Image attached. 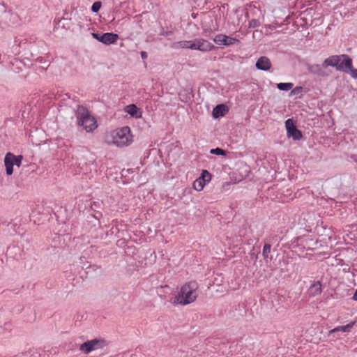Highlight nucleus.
<instances>
[{
    "instance_id": "obj_1",
    "label": "nucleus",
    "mask_w": 357,
    "mask_h": 357,
    "mask_svg": "<svg viewBox=\"0 0 357 357\" xmlns=\"http://www.w3.org/2000/svg\"><path fill=\"white\" fill-rule=\"evenodd\" d=\"M199 294V285L196 281L185 283L178 294L174 297V303L186 305L193 303Z\"/></svg>"
},
{
    "instance_id": "obj_2",
    "label": "nucleus",
    "mask_w": 357,
    "mask_h": 357,
    "mask_svg": "<svg viewBox=\"0 0 357 357\" xmlns=\"http://www.w3.org/2000/svg\"><path fill=\"white\" fill-rule=\"evenodd\" d=\"M75 116L77 119L78 126L83 127L88 132L93 131L98 126L96 119L82 105H77L75 110Z\"/></svg>"
},
{
    "instance_id": "obj_3",
    "label": "nucleus",
    "mask_w": 357,
    "mask_h": 357,
    "mask_svg": "<svg viewBox=\"0 0 357 357\" xmlns=\"http://www.w3.org/2000/svg\"><path fill=\"white\" fill-rule=\"evenodd\" d=\"M132 141L130 128L128 126H124L119 129L113 138L114 144L119 147L127 146Z\"/></svg>"
},
{
    "instance_id": "obj_4",
    "label": "nucleus",
    "mask_w": 357,
    "mask_h": 357,
    "mask_svg": "<svg viewBox=\"0 0 357 357\" xmlns=\"http://www.w3.org/2000/svg\"><path fill=\"white\" fill-rule=\"evenodd\" d=\"M108 344V342L102 338H95L91 340L84 342L79 346V349L85 354H88L90 352L102 349Z\"/></svg>"
},
{
    "instance_id": "obj_5",
    "label": "nucleus",
    "mask_w": 357,
    "mask_h": 357,
    "mask_svg": "<svg viewBox=\"0 0 357 357\" xmlns=\"http://www.w3.org/2000/svg\"><path fill=\"white\" fill-rule=\"evenodd\" d=\"M343 54L341 55H332L328 58H326L323 61V67L326 68L328 67H335L337 70L342 71L344 70V60L340 62V59L342 57Z\"/></svg>"
},
{
    "instance_id": "obj_6",
    "label": "nucleus",
    "mask_w": 357,
    "mask_h": 357,
    "mask_svg": "<svg viewBox=\"0 0 357 357\" xmlns=\"http://www.w3.org/2000/svg\"><path fill=\"white\" fill-rule=\"evenodd\" d=\"M285 127L289 138H292L294 140H299L302 138L303 135L301 131L296 128L292 119H289L286 120Z\"/></svg>"
},
{
    "instance_id": "obj_7",
    "label": "nucleus",
    "mask_w": 357,
    "mask_h": 357,
    "mask_svg": "<svg viewBox=\"0 0 357 357\" xmlns=\"http://www.w3.org/2000/svg\"><path fill=\"white\" fill-rule=\"evenodd\" d=\"M213 40L218 45L227 47L240 43L238 39L222 33L216 35Z\"/></svg>"
},
{
    "instance_id": "obj_8",
    "label": "nucleus",
    "mask_w": 357,
    "mask_h": 357,
    "mask_svg": "<svg viewBox=\"0 0 357 357\" xmlns=\"http://www.w3.org/2000/svg\"><path fill=\"white\" fill-rule=\"evenodd\" d=\"M195 43L196 50L201 52H209L215 48L213 43L202 38H195Z\"/></svg>"
},
{
    "instance_id": "obj_9",
    "label": "nucleus",
    "mask_w": 357,
    "mask_h": 357,
    "mask_svg": "<svg viewBox=\"0 0 357 357\" xmlns=\"http://www.w3.org/2000/svg\"><path fill=\"white\" fill-rule=\"evenodd\" d=\"M258 70L267 71L271 68V62L266 56H261L258 59L255 64Z\"/></svg>"
},
{
    "instance_id": "obj_10",
    "label": "nucleus",
    "mask_w": 357,
    "mask_h": 357,
    "mask_svg": "<svg viewBox=\"0 0 357 357\" xmlns=\"http://www.w3.org/2000/svg\"><path fill=\"white\" fill-rule=\"evenodd\" d=\"M119 35L112 32L104 33L102 35V43L106 45L115 44L119 39Z\"/></svg>"
},
{
    "instance_id": "obj_11",
    "label": "nucleus",
    "mask_w": 357,
    "mask_h": 357,
    "mask_svg": "<svg viewBox=\"0 0 357 357\" xmlns=\"http://www.w3.org/2000/svg\"><path fill=\"white\" fill-rule=\"evenodd\" d=\"M344 68L350 71L351 76L357 78V69L353 68L352 60L347 54H343Z\"/></svg>"
},
{
    "instance_id": "obj_12",
    "label": "nucleus",
    "mask_w": 357,
    "mask_h": 357,
    "mask_svg": "<svg viewBox=\"0 0 357 357\" xmlns=\"http://www.w3.org/2000/svg\"><path fill=\"white\" fill-rule=\"evenodd\" d=\"M4 164L7 175H11L13 173L14 161L13 158V153H6L4 158Z\"/></svg>"
},
{
    "instance_id": "obj_13",
    "label": "nucleus",
    "mask_w": 357,
    "mask_h": 357,
    "mask_svg": "<svg viewBox=\"0 0 357 357\" xmlns=\"http://www.w3.org/2000/svg\"><path fill=\"white\" fill-rule=\"evenodd\" d=\"M325 68L323 67V63L321 65L319 64H309L307 65L308 71L314 75L317 76L324 77L325 76V72L324 70Z\"/></svg>"
},
{
    "instance_id": "obj_14",
    "label": "nucleus",
    "mask_w": 357,
    "mask_h": 357,
    "mask_svg": "<svg viewBox=\"0 0 357 357\" xmlns=\"http://www.w3.org/2000/svg\"><path fill=\"white\" fill-rule=\"evenodd\" d=\"M228 112V108L223 104L216 105L213 109V116L215 119L223 116Z\"/></svg>"
},
{
    "instance_id": "obj_15",
    "label": "nucleus",
    "mask_w": 357,
    "mask_h": 357,
    "mask_svg": "<svg viewBox=\"0 0 357 357\" xmlns=\"http://www.w3.org/2000/svg\"><path fill=\"white\" fill-rule=\"evenodd\" d=\"M125 110L132 117L139 118L142 116V112L139 111V109L135 104L126 106Z\"/></svg>"
},
{
    "instance_id": "obj_16",
    "label": "nucleus",
    "mask_w": 357,
    "mask_h": 357,
    "mask_svg": "<svg viewBox=\"0 0 357 357\" xmlns=\"http://www.w3.org/2000/svg\"><path fill=\"white\" fill-rule=\"evenodd\" d=\"M322 291L321 284L319 281H317L312 284L310 287V296H315L321 294Z\"/></svg>"
},
{
    "instance_id": "obj_17",
    "label": "nucleus",
    "mask_w": 357,
    "mask_h": 357,
    "mask_svg": "<svg viewBox=\"0 0 357 357\" xmlns=\"http://www.w3.org/2000/svg\"><path fill=\"white\" fill-rule=\"evenodd\" d=\"M271 245L269 243H266L263 248L262 256L266 261H268V259H269V260L273 259V255L271 254Z\"/></svg>"
},
{
    "instance_id": "obj_18",
    "label": "nucleus",
    "mask_w": 357,
    "mask_h": 357,
    "mask_svg": "<svg viewBox=\"0 0 357 357\" xmlns=\"http://www.w3.org/2000/svg\"><path fill=\"white\" fill-rule=\"evenodd\" d=\"M188 40H181L178 42H174L170 45V47L174 50L188 48Z\"/></svg>"
},
{
    "instance_id": "obj_19",
    "label": "nucleus",
    "mask_w": 357,
    "mask_h": 357,
    "mask_svg": "<svg viewBox=\"0 0 357 357\" xmlns=\"http://www.w3.org/2000/svg\"><path fill=\"white\" fill-rule=\"evenodd\" d=\"M355 324H356V321H351L345 326H337V327L335 328L332 331L333 332H336V331L349 332L350 330L354 327Z\"/></svg>"
},
{
    "instance_id": "obj_20",
    "label": "nucleus",
    "mask_w": 357,
    "mask_h": 357,
    "mask_svg": "<svg viewBox=\"0 0 357 357\" xmlns=\"http://www.w3.org/2000/svg\"><path fill=\"white\" fill-rule=\"evenodd\" d=\"M294 86L293 83L291 82H280L277 84V88L280 91H289Z\"/></svg>"
},
{
    "instance_id": "obj_21",
    "label": "nucleus",
    "mask_w": 357,
    "mask_h": 357,
    "mask_svg": "<svg viewBox=\"0 0 357 357\" xmlns=\"http://www.w3.org/2000/svg\"><path fill=\"white\" fill-rule=\"evenodd\" d=\"M199 178L204 181L205 184H206L211 179V174L207 170L204 169L202 170L201 176L199 177Z\"/></svg>"
},
{
    "instance_id": "obj_22",
    "label": "nucleus",
    "mask_w": 357,
    "mask_h": 357,
    "mask_svg": "<svg viewBox=\"0 0 357 357\" xmlns=\"http://www.w3.org/2000/svg\"><path fill=\"white\" fill-rule=\"evenodd\" d=\"M54 22L56 24H55L56 28H59V27L66 28V26L68 27L69 24H70V22H68V20L65 19V18L59 20L58 22H56V19H55Z\"/></svg>"
},
{
    "instance_id": "obj_23",
    "label": "nucleus",
    "mask_w": 357,
    "mask_h": 357,
    "mask_svg": "<svg viewBox=\"0 0 357 357\" xmlns=\"http://www.w3.org/2000/svg\"><path fill=\"white\" fill-rule=\"evenodd\" d=\"M206 184L204 181H201L199 178L193 183V188L197 191H201Z\"/></svg>"
},
{
    "instance_id": "obj_24",
    "label": "nucleus",
    "mask_w": 357,
    "mask_h": 357,
    "mask_svg": "<svg viewBox=\"0 0 357 357\" xmlns=\"http://www.w3.org/2000/svg\"><path fill=\"white\" fill-rule=\"evenodd\" d=\"M266 241L267 243H269L270 244L273 243H277L278 244L281 241V238L278 235H271L266 239Z\"/></svg>"
},
{
    "instance_id": "obj_25",
    "label": "nucleus",
    "mask_w": 357,
    "mask_h": 357,
    "mask_svg": "<svg viewBox=\"0 0 357 357\" xmlns=\"http://www.w3.org/2000/svg\"><path fill=\"white\" fill-rule=\"evenodd\" d=\"M210 153L211 154L218 155H226L225 151L222 149L219 148V147H217L215 149H212L210 151Z\"/></svg>"
},
{
    "instance_id": "obj_26",
    "label": "nucleus",
    "mask_w": 357,
    "mask_h": 357,
    "mask_svg": "<svg viewBox=\"0 0 357 357\" xmlns=\"http://www.w3.org/2000/svg\"><path fill=\"white\" fill-rule=\"evenodd\" d=\"M13 158L14 161V165H16L17 167H20L21 166L22 160L23 159L22 155H15L14 154H13Z\"/></svg>"
},
{
    "instance_id": "obj_27",
    "label": "nucleus",
    "mask_w": 357,
    "mask_h": 357,
    "mask_svg": "<svg viewBox=\"0 0 357 357\" xmlns=\"http://www.w3.org/2000/svg\"><path fill=\"white\" fill-rule=\"evenodd\" d=\"M261 23L259 20L252 19L249 21L248 26L249 28H257L260 26Z\"/></svg>"
},
{
    "instance_id": "obj_28",
    "label": "nucleus",
    "mask_w": 357,
    "mask_h": 357,
    "mask_svg": "<svg viewBox=\"0 0 357 357\" xmlns=\"http://www.w3.org/2000/svg\"><path fill=\"white\" fill-rule=\"evenodd\" d=\"M102 3L100 1L94 2L91 6V11L93 13H98L100 9Z\"/></svg>"
},
{
    "instance_id": "obj_29",
    "label": "nucleus",
    "mask_w": 357,
    "mask_h": 357,
    "mask_svg": "<svg viewBox=\"0 0 357 357\" xmlns=\"http://www.w3.org/2000/svg\"><path fill=\"white\" fill-rule=\"evenodd\" d=\"M104 33H92V36L93 38H95L96 40H97L98 41L102 43V40L101 39L102 38V35H103Z\"/></svg>"
},
{
    "instance_id": "obj_30",
    "label": "nucleus",
    "mask_w": 357,
    "mask_h": 357,
    "mask_svg": "<svg viewBox=\"0 0 357 357\" xmlns=\"http://www.w3.org/2000/svg\"><path fill=\"white\" fill-rule=\"evenodd\" d=\"M189 43L188 45L187 49L194 50H196V43H195V40H188Z\"/></svg>"
},
{
    "instance_id": "obj_31",
    "label": "nucleus",
    "mask_w": 357,
    "mask_h": 357,
    "mask_svg": "<svg viewBox=\"0 0 357 357\" xmlns=\"http://www.w3.org/2000/svg\"><path fill=\"white\" fill-rule=\"evenodd\" d=\"M303 91V88L301 86H296L291 91V93L293 94H298L299 93H301Z\"/></svg>"
},
{
    "instance_id": "obj_32",
    "label": "nucleus",
    "mask_w": 357,
    "mask_h": 357,
    "mask_svg": "<svg viewBox=\"0 0 357 357\" xmlns=\"http://www.w3.org/2000/svg\"><path fill=\"white\" fill-rule=\"evenodd\" d=\"M172 34H173V31H162L160 33V36H165V37L172 36Z\"/></svg>"
},
{
    "instance_id": "obj_33",
    "label": "nucleus",
    "mask_w": 357,
    "mask_h": 357,
    "mask_svg": "<svg viewBox=\"0 0 357 357\" xmlns=\"http://www.w3.org/2000/svg\"><path fill=\"white\" fill-rule=\"evenodd\" d=\"M140 55L143 60H146L148 58V54L144 51L141 52Z\"/></svg>"
},
{
    "instance_id": "obj_34",
    "label": "nucleus",
    "mask_w": 357,
    "mask_h": 357,
    "mask_svg": "<svg viewBox=\"0 0 357 357\" xmlns=\"http://www.w3.org/2000/svg\"><path fill=\"white\" fill-rule=\"evenodd\" d=\"M351 158L353 160V161L357 163V155H351ZM356 169L357 170V167H356Z\"/></svg>"
},
{
    "instance_id": "obj_35",
    "label": "nucleus",
    "mask_w": 357,
    "mask_h": 357,
    "mask_svg": "<svg viewBox=\"0 0 357 357\" xmlns=\"http://www.w3.org/2000/svg\"><path fill=\"white\" fill-rule=\"evenodd\" d=\"M352 299L354 301H357V289L355 291V292L353 295Z\"/></svg>"
},
{
    "instance_id": "obj_36",
    "label": "nucleus",
    "mask_w": 357,
    "mask_h": 357,
    "mask_svg": "<svg viewBox=\"0 0 357 357\" xmlns=\"http://www.w3.org/2000/svg\"><path fill=\"white\" fill-rule=\"evenodd\" d=\"M347 176L349 177L350 178H351V176H350V175H348Z\"/></svg>"
}]
</instances>
